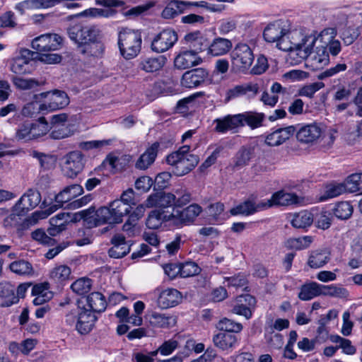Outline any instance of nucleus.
Masks as SVG:
<instances>
[{"label": "nucleus", "instance_id": "26", "mask_svg": "<svg viewBox=\"0 0 362 362\" xmlns=\"http://www.w3.org/2000/svg\"><path fill=\"white\" fill-rule=\"evenodd\" d=\"M167 59L163 55L158 57H145L141 58L139 68L146 73H154L160 71L165 64Z\"/></svg>", "mask_w": 362, "mask_h": 362}, {"label": "nucleus", "instance_id": "14", "mask_svg": "<svg viewBox=\"0 0 362 362\" xmlns=\"http://www.w3.org/2000/svg\"><path fill=\"white\" fill-rule=\"evenodd\" d=\"M145 318L149 325L156 329H169L176 324V319L173 315L154 310H148Z\"/></svg>", "mask_w": 362, "mask_h": 362}, {"label": "nucleus", "instance_id": "57", "mask_svg": "<svg viewBox=\"0 0 362 362\" xmlns=\"http://www.w3.org/2000/svg\"><path fill=\"white\" fill-rule=\"evenodd\" d=\"M31 134L30 122H24L16 129V139L18 141H28L32 140Z\"/></svg>", "mask_w": 362, "mask_h": 362}, {"label": "nucleus", "instance_id": "10", "mask_svg": "<svg viewBox=\"0 0 362 362\" xmlns=\"http://www.w3.org/2000/svg\"><path fill=\"white\" fill-rule=\"evenodd\" d=\"M177 41V33L172 29H165L154 37L151 47L155 52L163 53L172 48Z\"/></svg>", "mask_w": 362, "mask_h": 362}, {"label": "nucleus", "instance_id": "58", "mask_svg": "<svg viewBox=\"0 0 362 362\" xmlns=\"http://www.w3.org/2000/svg\"><path fill=\"white\" fill-rule=\"evenodd\" d=\"M72 134V132L68 125L51 127L49 137L53 139L59 140L66 138Z\"/></svg>", "mask_w": 362, "mask_h": 362}, {"label": "nucleus", "instance_id": "38", "mask_svg": "<svg viewBox=\"0 0 362 362\" xmlns=\"http://www.w3.org/2000/svg\"><path fill=\"white\" fill-rule=\"evenodd\" d=\"M330 253L327 250H316L313 251L308 261V264L314 269L323 267L330 259Z\"/></svg>", "mask_w": 362, "mask_h": 362}, {"label": "nucleus", "instance_id": "35", "mask_svg": "<svg viewBox=\"0 0 362 362\" xmlns=\"http://www.w3.org/2000/svg\"><path fill=\"white\" fill-rule=\"evenodd\" d=\"M86 305L93 313L105 311L107 303L104 296L99 292H93L86 297Z\"/></svg>", "mask_w": 362, "mask_h": 362}, {"label": "nucleus", "instance_id": "24", "mask_svg": "<svg viewBox=\"0 0 362 362\" xmlns=\"http://www.w3.org/2000/svg\"><path fill=\"white\" fill-rule=\"evenodd\" d=\"M42 97H48L49 103L47 104V111L62 109L69 103V98L64 91L55 90L52 92L42 93Z\"/></svg>", "mask_w": 362, "mask_h": 362}, {"label": "nucleus", "instance_id": "4", "mask_svg": "<svg viewBox=\"0 0 362 362\" xmlns=\"http://www.w3.org/2000/svg\"><path fill=\"white\" fill-rule=\"evenodd\" d=\"M142 38L139 33L123 29L119 33L118 46L121 55L126 59L135 58L141 49Z\"/></svg>", "mask_w": 362, "mask_h": 362}, {"label": "nucleus", "instance_id": "30", "mask_svg": "<svg viewBox=\"0 0 362 362\" xmlns=\"http://www.w3.org/2000/svg\"><path fill=\"white\" fill-rule=\"evenodd\" d=\"M264 202H260L255 204L252 200H247L230 209V212L232 215H245L248 216L258 211L265 209L266 207L262 206Z\"/></svg>", "mask_w": 362, "mask_h": 362}, {"label": "nucleus", "instance_id": "20", "mask_svg": "<svg viewBox=\"0 0 362 362\" xmlns=\"http://www.w3.org/2000/svg\"><path fill=\"white\" fill-rule=\"evenodd\" d=\"M256 305V299L250 294L240 296L238 298L237 303L233 308V313L244 316L249 320L252 316V312Z\"/></svg>", "mask_w": 362, "mask_h": 362}, {"label": "nucleus", "instance_id": "41", "mask_svg": "<svg viewBox=\"0 0 362 362\" xmlns=\"http://www.w3.org/2000/svg\"><path fill=\"white\" fill-rule=\"evenodd\" d=\"M253 153V147L250 146H242L234 157V167L240 168L247 165Z\"/></svg>", "mask_w": 362, "mask_h": 362}, {"label": "nucleus", "instance_id": "23", "mask_svg": "<svg viewBox=\"0 0 362 362\" xmlns=\"http://www.w3.org/2000/svg\"><path fill=\"white\" fill-rule=\"evenodd\" d=\"M182 293L175 288H167L159 294L157 303L159 308L167 309L177 305L182 300Z\"/></svg>", "mask_w": 362, "mask_h": 362}, {"label": "nucleus", "instance_id": "32", "mask_svg": "<svg viewBox=\"0 0 362 362\" xmlns=\"http://www.w3.org/2000/svg\"><path fill=\"white\" fill-rule=\"evenodd\" d=\"M158 148L159 144L158 142L153 143L141 155L135 164V167L139 170L147 169L154 162L157 156Z\"/></svg>", "mask_w": 362, "mask_h": 362}, {"label": "nucleus", "instance_id": "52", "mask_svg": "<svg viewBox=\"0 0 362 362\" xmlns=\"http://www.w3.org/2000/svg\"><path fill=\"white\" fill-rule=\"evenodd\" d=\"M30 155L38 160L40 166L44 169H49L55 163V158L52 155L45 154L37 151H33Z\"/></svg>", "mask_w": 362, "mask_h": 362}, {"label": "nucleus", "instance_id": "28", "mask_svg": "<svg viewBox=\"0 0 362 362\" xmlns=\"http://www.w3.org/2000/svg\"><path fill=\"white\" fill-rule=\"evenodd\" d=\"M172 218H173V216L170 212L162 209H155L148 214L146 225L148 228L157 229L163 222H172Z\"/></svg>", "mask_w": 362, "mask_h": 362}, {"label": "nucleus", "instance_id": "42", "mask_svg": "<svg viewBox=\"0 0 362 362\" xmlns=\"http://www.w3.org/2000/svg\"><path fill=\"white\" fill-rule=\"evenodd\" d=\"M240 114L243 127L246 124L252 129L262 126L265 117L264 113L245 112Z\"/></svg>", "mask_w": 362, "mask_h": 362}, {"label": "nucleus", "instance_id": "18", "mask_svg": "<svg viewBox=\"0 0 362 362\" xmlns=\"http://www.w3.org/2000/svg\"><path fill=\"white\" fill-rule=\"evenodd\" d=\"M294 127L296 128V139L301 143H313L320 136L322 133L320 127L317 124H297Z\"/></svg>", "mask_w": 362, "mask_h": 362}, {"label": "nucleus", "instance_id": "5", "mask_svg": "<svg viewBox=\"0 0 362 362\" xmlns=\"http://www.w3.org/2000/svg\"><path fill=\"white\" fill-rule=\"evenodd\" d=\"M66 322L74 326L81 334H88L93 328L97 317L87 308H77L66 315Z\"/></svg>", "mask_w": 362, "mask_h": 362}, {"label": "nucleus", "instance_id": "9", "mask_svg": "<svg viewBox=\"0 0 362 362\" xmlns=\"http://www.w3.org/2000/svg\"><path fill=\"white\" fill-rule=\"evenodd\" d=\"M40 202V192L35 189H28L16 204L13 211L18 216L24 215L38 206Z\"/></svg>", "mask_w": 362, "mask_h": 362}, {"label": "nucleus", "instance_id": "60", "mask_svg": "<svg viewBox=\"0 0 362 362\" xmlns=\"http://www.w3.org/2000/svg\"><path fill=\"white\" fill-rule=\"evenodd\" d=\"M337 35V30L334 28H325L319 35L317 37L315 35H313L316 37L315 42L317 40H320L322 45L325 46H327V44L332 40H334L335 36Z\"/></svg>", "mask_w": 362, "mask_h": 362}, {"label": "nucleus", "instance_id": "47", "mask_svg": "<svg viewBox=\"0 0 362 362\" xmlns=\"http://www.w3.org/2000/svg\"><path fill=\"white\" fill-rule=\"evenodd\" d=\"M348 192H362V173L349 175L345 181Z\"/></svg>", "mask_w": 362, "mask_h": 362}, {"label": "nucleus", "instance_id": "15", "mask_svg": "<svg viewBox=\"0 0 362 362\" xmlns=\"http://www.w3.org/2000/svg\"><path fill=\"white\" fill-rule=\"evenodd\" d=\"M201 212L202 207L196 204H191L181 211L173 209V211L170 212L173 216L172 223L176 226L188 224L194 221Z\"/></svg>", "mask_w": 362, "mask_h": 362}, {"label": "nucleus", "instance_id": "49", "mask_svg": "<svg viewBox=\"0 0 362 362\" xmlns=\"http://www.w3.org/2000/svg\"><path fill=\"white\" fill-rule=\"evenodd\" d=\"M179 271L181 277L187 278L199 274L201 269L194 262H186L179 264Z\"/></svg>", "mask_w": 362, "mask_h": 362}, {"label": "nucleus", "instance_id": "62", "mask_svg": "<svg viewBox=\"0 0 362 362\" xmlns=\"http://www.w3.org/2000/svg\"><path fill=\"white\" fill-rule=\"evenodd\" d=\"M359 34L358 29L349 27L344 29L341 35V38L344 45H350L358 38Z\"/></svg>", "mask_w": 362, "mask_h": 362}, {"label": "nucleus", "instance_id": "29", "mask_svg": "<svg viewBox=\"0 0 362 362\" xmlns=\"http://www.w3.org/2000/svg\"><path fill=\"white\" fill-rule=\"evenodd\" d=\"M111 212L113 223H119L123 221V217L127 216L132 209L122 200L115 199L112 202L108 207Z\"/></svg>", "mask_w": 362, "mask_h": 362}, {"label": "nucleus", "instance_id": "6", "mask_svg": "<svg viewBox=\"0 0 362 362\" xmlns=\"http://www.w3.org/2000/svg\"><path fill=\"white\" fill-rule=\"evenodd\" d=\"M81 219H83L88 228H94L105 223L114 224L112 220L111 212L107 206H101L97 210L90 206L82 210L77 214Z\"/></svg>", "mask_w": 362, "mask_h": 362}, {"label": "nucleus", "instance_id": "19", "mask_svg": "<svg viewBox=\"0 0 362 362\" xmlns=\"http://www.w3.org/2000/svg\"><path fill=\"white\" fill-rule=\"evenodd\" d=\"M241 114L228 115L223 118H217L214 122L216 124V132L226 133L228 131L236 132L238 129L243 127Z\"/></svg>", "mask_w": 362, "mask_h": 362}, {"label": "nucleus", "instance_id": "37", "mask_svg": "<svg viewBox=\"0 0 362 362\" xmlns=\"http://www.w3.org/2000/svg\"><path fill=\"white\" fill-rule=\"evenodd\" d=\"M185 39L189 42L190 51L197 55L206 49L209 50V43L206 39L201 36L199 33H189L186 35Z\"/></svg>", "mask_w": 362, "mask_h": 362}, {"label": "nucleus", "instance_id": "59", "mask_svg": "<svg viewBox=\"0 0 362 362\" xmlns=\"http://www.w3.org/2000/svg\"><path fill=\"white\" fill-rule=\"evenodd\" d=\"M13 82L17 88L21 90H29L39 86V82L34 78L13 77Z\"/></svg>", "mask_w": 362, "mask_h": 362}, {"label": "nucleus", "instance_id": "2", "mask_svg": "<svg viewBox=\"0 0 362 362\" xmlns=\"http://www.w3.org/2000/svg\"><path fill=\"white\" fill-rule=\"evenodd\" d=\"M67 34L79 53L85 57H100L104 52L101 42L102 30L97 25L78 22L67 28Z\"/></svg>", "mask_w": 362, "mask_h": 362}, {"label": "nucleus", "instance_id": "63", "mask_svg": "<svg viewBox=\"0 0 362 362\" xmlns=\"http://www.w3.org/2000/svg\"><path fill=\"white\" fill-rule=\"evenodd\" d=\"M112 141H113L112 139L89 141L81 142L79 144L78 146L80 148H81L83 150L100 148L105 146L112 144Z\"/></svg>", "mask_w": 362, "mask_h": 362}, {"label": "nucleus", "instance_id": "31", "mask_svg": "<svg viewBox=\"0 0 362 362\" xmlns=\"http://www.w3.org/2000/svg\"><path fill=\"white\" fill-rule=\"evenodd\" d=\"M238 341L237 337L230 332H218L213 337L214 345L223 351L233 349Z\"/></svg>", "mask_w": 362, "mask_h": 362}, {"label": "nucleus", "instance_id": "27", "mask_svg": "<svg viewBox=\"0 0 362 362\" xmlns=\"http://www.w3.org/2000/svg\"><path fill=\"white\" fill-rule=\"evenodd\" d=\"M113 245L108 251L109 256L112 258H122L130 251V246L126 243L125 238L120 234L113 236L111 240Z\"/></svg>", "mask_w": 362, "mask_h": 362}, {"label": "nucleus", "instance_id": "40", "mask_svg": "<svg viewBox=\"0 0 362 362\" xmlns=\"http://www.w3.org/2000/svg\"><path fill=\"white\" fill-rule=\"evenodd\" d=\"M314 221L312 213L308 211H301L292 216L291 225L296 228H305L310 226Z\"/></svg>", "mask_w": 362, "mask_h": 362}, {"label": "nucleus", "instance_id": "33", "mask_svg": "<svg viewBox=\"0 0 362 362\" xmlns=\"http://www.w3.org/2000/svg\"><path fill=\"white\" fill-rule=\"evenodd\" d=\"M258 91L257 85H238L229 89L226 93V101L228 102L232 99L247 95L254 97Z\"/></svg>", "mask_w": 362, "mask_h": 362}, {"label": "nucleus", "instance_id": "13", "mask_svg": "<svg viewBox=\"0 0 362 362\" xmlns=\"http://www.w3.org/2000/svg\"><path fill=\"white\" fill-rule=\"evenodd\" d=\"M294 126L273 128L265 136V144L269 146H279L288 140L296 132Z\"/></svg>", "mask_w": 362, "mask_h": 362}, {"label": "nucleus", "instance_id": "53", "mask_svg": "<svg viewBox=\"0 0 362 362\" xmlns=\"http://www.w3.org/2000/svg\"><path fill=\"white\" fill-rule=\"evenodd\" d=\"M238 23V17L234 16L222 19L219 22L218 32L221 35H227L230 32L235 30Z\"/></svg>", "mask_w": 362, "mask_h": 362}, {"label": "nucleus", "instance_id": "48", "mask_svg": "<svg viewBox=\"0 0 362 362\" xmlns=\"http://www.w3.org/2000/svg\"><path fill=\"white\" fill-rule=\"evenodd\" d=\"M92 286V280L88 278H81L75 281L71 286L72 291L78 295L88 293Z\"/></svg>", "mask_w": 362, "mask_h": 362}, {"label": "nucleus", "instance_id": "22", "mask_svg": "<svg viewBox=\"0 0 362 362\" xmlns=\"http://www.w3.org/2000/svg\"><path fill=\"white\" fill-rule=\"evenodd\" d=\"M176 195L172 193H166L165 192H158L151 194L146 202V206L148 208L158 207L162 209L173 205Z\"/></svg>", "mask_w": 362, "mask_h": 362}, {"label": "nucleus", "instance_id": "7", "mask_svg": "<svg viewBox=\"0 0 362 362\" xmlns=\"http://www.w3.org/2000/svg\"><path fill=\"white\" fill-rule=\"evenodd\" d=\"M233 68L240 72L245 73L254 61V54L251 48L245 43L238 44L231 54Z\"/></svg>", "mask_w": 362, "mask_h": 362}, {"label": "nucleus", "instance_id": "8", "mask_svg": "<svg viewBox=\"0 0 362 362\" xmlns=\"http://www.w3.org/2000/svg\"><path fill=\"white\" fill-rule=\"evenodd\" d=\"M62 41V37L58 34L46 33L35 37L31 47L38 53L52 52L61 47Z\"/></svg>", "mask_w": 362, "mask_h": 362}, {"label": "nucleus", "instance_id": "45", "mask_svg": "<svg viewBox=\"0 0 362 362\" xmlns=\"http://www.w3.org/2000/svg\"><path fill=\"white\" fill-rule=\"evenodd\" d=\"M71 269L66 265H59L54 267L49 272V277L55 282H62L69 279Z\"/></svg>", "mask_w": 362, "mask_h": 362}, {"label": "nucleus", "instance_id": "16", "mask_svg": "<svg viewBox=\"0 0 362 362\" xmlns=\"http://www.w3.org/2000/svg\"><path fill=\"white\" fill-rule=\"evenodd\" d=\"M34 53L28 49H23L21 55L14 58L11 64V71L18 75L29 74L33 70L31 59Z\"/></svg>", "mask_w": 362, "mask_h": 362}, {"label": "nucleus", "instance_id": "12", "mask_svg": "<svg viewBox=\"0 0 362 362\" xmlns=\"http://www.w3.org/2000/svg\"><path fill=\"white\" fill-rule=\"evenodd\" d=\"M300 202V197L296 194L279 190L274 193L271 198L264 202V204L262 206L266 207V209L272 206H288L299 204Z\"/></svg>", "mask_w": 362, "mask_h": 362}, {"label": "nucleus", "instance_id": "39", "mask_svg": "<svg viewBox=\"0 0 362 362\" xmlns=\"http://www.w3.org/2000/svg\"><path fill=\"white\" fill-rule=\"evenodd\" d=\"M14 286L8 283L0 284V297L4 299L2 306L9 307L18 302V298L15 295Z\"/></svg>", "mask_w": 362, "mask_h": 362}, {"label": "nucleus", "instance_id": "44", "mask_svg": "<svg viewBox=\"0 0 362 362\" xmlns=\"http://www.w3.org/2000/svg\"><path fill=\"white\" fill-rule=\"evenodd\" d=\"M354 208L349 202H340L332 209L334 215L339 219L346 220L351 217Z\"/></svg>", "mask_w": 362, "mask_h": 362}, {"label": "nucleus", "instance_id": "21", "mask_svg": "<svg viewBox=\"0 0 362 362\" xmlns=\"http://www.w3.org/2000/svg\"><path fill=\"white\" fill-rule=\"evenodd\" d=\"M208 76V71L202 68L187 71L182 75L181 84L187 88H196L204 83Z\"/></svg>", "mask_w": 362, "mask_h": 362}, {"label": "nucleus", "instance_id": "17", "mask_svg": "<svg viewBox=\"0 0 362 362\" xmlns=\"http://www.w3.org/2000/svg\"><path fill=\"white\" fill-rule=\"evenodd\" d=\"M83 187L79 185L67 186L55 196V204L50 206V213L63 207L64 204L82 194Z\"/></svg>", "mask_w": 362, "mask_h": 362}, {"label": "nucleus", "instance_id": "64", "mask_svg": "<svg viewBox=\"0 0 362 362\" xmlns=\"http://www.w3.org/2000/svg\"><path fill=\"white\" fill-rule=\"evenodd\" d=\"M331 221V214L327 211H322L315 218V225L318 228L325 230L330 227Z\"/></svg>", "mask_w": 362, "mask_h": 362}, {"label": "nucleus", "instance_id": "56", "mask_svg": "<svg viewBox=\"0 0 362 362\" xmlns=\"http://www.w3.org/2000/svg\"><path fill=\"white\" fill-rule=\"evenodd\" d=\"M313 242L311 236H303L296 238H291L288 240V246L295 250H303L310 246Z\"/></svg>", "mask_w": 362, "mask_h": 362}, {"label": "nucleus", "instance_id": "3", "mask_svg": "<svg viewBox=\"0 0 362 362\" xmlns=\"http://www.w3.org/2000/svg\"><path fill=\"white\" fill-rule=\"evenodd\" d=\"M189 150L190 146L186 144L166 157V162L173 167V173L175 175L183 176L192 171L198 164L199 157L190 153Z\"/></svg>", "mask_w": 362, "mask_h": 362}, {"label": "nucleus", "instance_id": "51", "mask_svg": "<svg viewBox=\"0 0 362 362\" xmlns=\"http://www.w3.org/2000/svg\"><path fill=\"white\" fill-rule=\"evenodd\" d=\"M11 270L20 275H28L33 272L31 264L25 260H18L12 262L10 264Z\"/></svg>", "mask_w": 362, "mask_h": 362}, {"label": "nucleus", "instance_id": "25", "mask_svg": "<svg viewBox=\"0 0 362 362\" xmlns=\"http://www.w3.org/2000/svg\"><path fill=\"white\" fill-rule=\"evenodd\" d=\"M201 62V58L193 52L185 50L175 58L174 64L178 69H187L199 64Z\"/></svg>", "mask_w": 362, "mask_h": 362}, {"label": "nucleus", "instance_id": "46", "mask_svg": "<svg viewBox=\"0 0 362 362\" xmlns=\"http://www.w3.org/2000/svg\"><path fill=\"white\" fill-rule=\"evenodd\" d=\"M217 328L220 330V332L233 334L234 332H240L243 329V325L230 319L223 318L218 322Z\"/></svg>", "mask_w": 362, "mask_h": 362}, {"label": "nucleus", "instance_id": "36", "mask_svg": "<svg viewBox=\"0 0 362 362\" xmlns=\"http://www.w3.org/2000/svg\"><path fill=\"white\" fill-rule=\"evenodd\" d=\"M232 42L230 40L216 37L209 45L208 53L213 56H220L226 54L232 48Z\"/></svg>", "mask_w": 362, "mask_h": 362}, {"label": "nucleus", "instance_id": "61", "mask_svg": "<svg viewBox=\"0 0 362 362\" xmlns=\"http://www.w3.org/2000/svg\"><path fill=\"white\" fill-rule=\"evenodd\" d=\"M325 87V84L322 82H315L309 85L303 86L299 90V95L301 96H305L309 98H312L315 93Z\"/></svg>", "mask_w": 362, "mask_h": 362}, {"label": "nucleus", "instance_id": "55", "mask_svg": "<svg viewBox=\"0 0 362 362\" xmlns=\"http://www.w3.org/2000/svg\"><path fill=\"white\" fill-rule=\"evenodd\" d=\"M348 292L346 288L335 285H322V295L333 297H346Z\"/></svg>", "mask_w": 362, "mask_h": 362}, {"label": "nucleus", "instance_id": "34", "mask_svg": "<svg viewBox=\"0 0 362 362\" xmlns=\"http://www.w3.org/2000/svg\"><path fill=\"white\" fill-rule=\"evenodd\" d=\"M320 295H322V284L311 281L301 286L298 296L301 300L307 301Z\"/></svg>", "mask_w": 362, "mask_h": 362}, {"label": "nucleus", "instance_id": "50", "mask_svg": "<svg viewBox=\"0 0 362 362\" xmlns=\"http://www.w3.org/2000/svg\"><path fill=\"white\" fill-rule=\"evenodd\" d=\"M327 47L324 45L316 47V51L313 52L312 56V59L319 65H325L329 62V53L327 51ZM313 50V49H312ZM313 54V51L307 57H308L310 55Z\"/></svg>", "mask_w": 362, "mask_h": 362}, {"label": "nucleus", "instance_id": "54", "mask_svg": "<svg viewBox=\"0 0 362 362\" xmlns=\"http://www.w3.org/2000/svg\"><path fill=\"white\" fill-rule=\"evenodd\" d=\"M47 110V104L38 105L37 103H28L21 110V115L27 117H33L39 112Z\"/></svg>", "mask_w": 362, "mask_h": 362}, {"label": "nucleus", "instance_id": "1", "mask_svg": "<svg viewBox=\"0 0 362 362\" xmlns=\"http://www.w3.org/2000/svg\"><path fill=\"white\" fill-rule=\"evenodd\" d=\"M264 40L276 43L278 49L284 52L296 51L301 59H306L311 53L316 37L305 35L298 30H290L287 23L278 20L269 23L264 30Z\"/></svg>", "mask_w": 362, "mask_h": 362}, {"label": "nucleus", "instance_id": "11", "mask_svg": "<svg viewBox=\"0 0 362 362\" xmlns=\"http://www.w3.org/2000/svg\"><path fill=\"white\" fill-rule=\"evenodd\" d=\"M64 159L63 170L67 177H74L82 171L84 167V158L81 152L71 151L65 156Z\"/></svg>", "mask_w": 362, "mask_h": 362}, {"label": "nucleus", "instance_id": "43", "mask_svg": "<svg viewBox=\"0 0 362 362\" xmlns=\"http://www.w3.org/2000/svg\"><path fill=\"white\" fill-rule=\"evenodd\" d=\"M348 192L346 184L344 183H331L325 187V193L320 197V201H325Z\"/></svg>", "mask_w": 362, "mask_h": 362}]
</instances>
